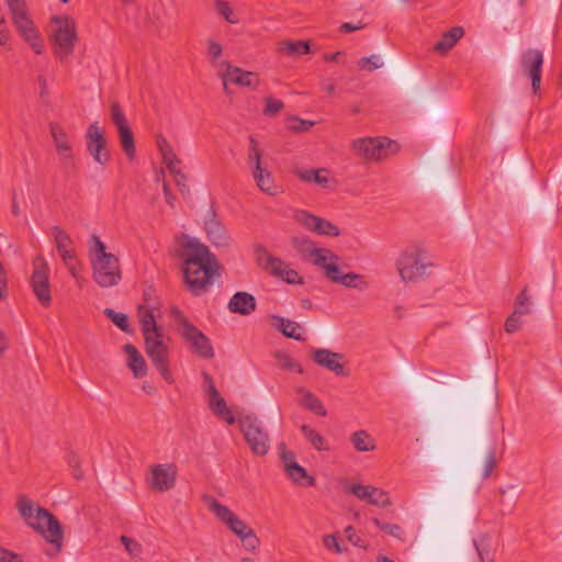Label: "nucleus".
<instances>
[{
	"label": "nucleus",
	"instance_id": "f257e3e1",
	"mask_svg": "<svg viewBox=\"0 0 562 562\" xmlns=\"http://www.w3.org/2000/svg\"><path fill=\"white\" fill-rule=\"evenodd\" d=\"M16 509L27 526L42 535L47 542L54 546L53 552L47 551L49 557L57 555L63 547L64 533L58 519L46 508L36 506L26 495L19 494Z\"/></svg>",
	"mask_w": 562,
	"mask_h": 562
},
{
	"label": "nucleus",
	"instance_id": "f03ea898",
	"mask_svg": "<svg viewBox=\"0 0 562 562\" xmlns=\"http://www.w3.org/2000/svg\"><path fill=\"white\" fill-rule=\"evenodd\" d=\"M92 277L101 288L116 285L122 279V271L119 258L106 251L105 244L101 238L92 234L88 240Z\"/></svg>",
	"mask_w": 562,
	"mask_h": 562
},
{
	"label": "nucleus",
	"instance_id": "7ed1b4c3",
	"mask_svg": "<svg viewBox=\"0 0 562 562\" xmlns=\"http://www.w3.org/2000/svg\"><path fill=\"white\" fill-rule=\"evenodd\" d=\"M203 499L215 517L239 538L243 547L247 551L255 552L258 549L260 540L249 525L239 519L227 506L221 504L215 497L206 495Z\"/></svg>",
	"mask_w": 562,
	"mask_h": 562
},
{
	"label": "nucleus",
	"instance_id": "20e7f679",
	"mask_svg": "<svg viewBox=\"0 0 562 562\" xmlns=\"http://www.w3.org/2000/svg\"><path fill=\"white\" fill-rule=\"evenodd\" d=\"M170 316L178 325L181 337L190 345V348L195 353L204 359H212L214 357V349L209 337L189 322L181 310L177 306H172Z\"/></svg>",
	"mask_w": 562,
	"mask_h": 562
},
{
	"label": "nucleus",
	"instance_id": "39448f33",
	"mask_svg": "<svg viewBox=\"0 0 562 562\" xmlns=\"http://www.w3.org/2000/svg\"><path fill=\"white\" fill-rule=\"evenodd\" d=\"M50 21L56 25L50 35L53 52L56 57L66 58L72 54L78 41L76 22L69 15H53Z\"/></svg>",
	"mask_w": 562,
	"mask_h": 562
},
{
	"label": "nucleus",
	"instance_id": "423d86ee",
	"mask_svg": "<svg viewBox=\"0 0 562 562\" xmlns=\"http://www.w3.org/2000/svg\"><path fill=\"white\" fill-rule=\"evenodd\" d=\"M426 252L418 246H409L403 250L396 260V269L405 282H416L426 276V269L431 266L426 262Z\"/></svg>",
	"mask_w": 562,
	"mask_h": 562
},
{
	"label": "nucleus",
	"instance_id": "0eeeda50",
	"mask_svg": "<svg viewBox=\"0 0 562 562\" xmlns=\"http://www.w3.org/2000/svg\"><path fill=\"white\" fill-rule=\"evenodd\" d=\"M218 269V263L184 265L183 277L189 291L195 296L207 292L213 284L214 277L220 276Z\"/></svg>",
	"mask_w": 562,
	"mask_h": 562
},
{
	"label": "nucleus",
	"instance_id": "6e6552de",
	"mask_svg": "<svg viewBox=\"0 0 562 562\" xmlns=\"http://www.w3.org/2000/svg\"><path fill=\"white\" fill-rule=\"evenodd\" d=\"M240 430L251 452L256 456H266L270 449V438L262 423L251 415L239 418Z\"/></svg>",
	"mask_w": 562,
	"mask_h": 562
},
{
	"label": "nucleus",
	"instance_id": "1a4fd4ad",
	"mask_svg": "<svg viewBox=\"0 0 562 562\" xmlns=\"http://www.w3.org/2000/svg\"><path fill=\"white\" fill-rule=\"evenodd\" d=\"M352 150L364 160H380L387 156V150L395 153L397 144L387 137H364L352 142Z\"/></svg>",
	"mask_w": 562,
	"mask_h": 562
},
{
	"label": "nucleus",
	"instance_id": "9d476101",
	"mask_svg": "<svg viewBox=\"0 0 562 562\" xmlns=\"http://www.w3.org/2000/svg\"><path fill=\"white\" fill-rule=\"evenodd\" d=\"M144 340L146 353L153 366L167 383H173L175 380L169 368V348L162 341V336L147 337Z\"/></svg>",
	"mask_w": 562,
	"mask_h": 562
},
{
	"label": "nucleus",
	"instance_id": "9b49d317",
	"mask_svg": "<svg viewBox=\"0 0 562 562\" xmlns=\"http://www.w3.org/2000/svg\"><path fill=\"white\" fill-rule=\"evenodd\" d=\"M49 268L43 256H36L33 260V272L31 276L32 290L42 306L52 304L50 285L48 280Z\"/></svg>",
	"mask_w": 562,
	"mask_h": 562
},
{
	"label": "nucleus",
	"instance_id": "f8f14e48",
	"mask_svg": "<svg viewBox=\"0 0 562 562\" xmlns=\"http://www.w3.org/2000/svg\"><path fill=\"white\" fill-rule=\"evenodd\" d=\"M85 140L87 150L93 160L101 166L108 165L110 161L108 140L104 130L99 126L98 122H93L88 126Z\"/></svg>",
	"mask_w": 562,
	"mask_h": 562
},
{
	"label": "nucleus",
	"instance_id": "ddd939ff",
	"mask_svg": "<svg viewBox=\"0 0 562 562\" xmlns=\"http://www.w3.org/2000/svg\"><path fill=\"white\" fill-rule=\"evenodd\" d=\"M520 68L522 74L530 78L531 89L535 94L540 91L543 54L540 49L528 48L520 55Z\"/></svg>",
	"mask_w": 562,
	"mask_h": 562
},
{
	"label": "nucleus",
	"instance_id": "4468645a",
	"mask_svg": "<svg viewBox=\"0 0 562 562\" xmlns=\"http://www.w3.org/2000/svg\"><path fill=\"white\" fill-rule=\"evenodd\" d=\"M180 256L184 265L218 263L216 256L194 237H187Z\"/></svg>",
	"mask_w": 562,
	"mask_h": 562
},
{
	"label": "nucleus",
	"instance_id": "2eb2a0df",
	"mask_svg": "<svg viewBox=\"0 0 562 562\" xmlns=\"http://www.w3.org/2000/svg\"><path fill=\"white\" fill-rule=\"evenodd\" d=\"M13 23L21 36L30 43L36 54L43 53V40L36 30L34 22L27 15L26 9L12 14Z\"/></svg>",
	"mask_w": 562,
	"mask_h": 562
},
{
	"label": "nucleus",
	"instance_id": "dca6fc26",
	"mask_svg": "<svg viewBox=\"0 0 562 562\" xmlns=\"http://www.w3.org/2000/svg\"><path fill=\"white\" fill-rule=\"evenodd\" d=\"M220 66L226 68L225 71L220 75L223 79L224 91L226 93H229L228 83L252 89L258 87L259 78L257 74L245 71L238 67L229 65L227 61L221 63Z\"/></svg>",
	"mask_w": 562,
	"mask_h": 562
},
{
	"label": "nucleus",
	"instance_id": "f3484780",
	"mask_svg": "<svg viewBox=\"0 0 562 562\" xmlns=\"http://www.w3.org/2000/svg\"><path fill=\"white\" fill-rule=\"evenodd\" d=\"M177 474V467L173 463L156 464L151 467L149 487L158 492L169 491L176 484Z\"/></svg>",
	"mask_w": 562,
	"mask_h": 562
},
{
	"label": "nucleus",
	"instance_id": "a211bd4d",
	"mask_svg": "<svg viewBox=\"0 0 562 562\" xmlns=\"http://www.w3.org/2000/svg\"><path fill=\"white\" fill-rule=\"evenodd\" d=\"M312 359L317 366L327 369L337 376L349 375V370L341 363L344 359L341 353L325 348L312 349Z\"/></svg>",
	"mask_w": 562,
	"mask_h": 562
},
{
	"label": "nucleus",
	"instance_id": "6ab92c4d",
	"mask_svg": "<svg viewBox=\"0 0 562 562\" xmlns=\"http://www.w3.org/2000/svg\"><path fill=\"white\" fill-rule=\"evenodd\" d=\"M49 130L59 158L65 162H71L74 158L72 146L64 127L58 123H50Z\"/></svg>",
	"mask_w": 562,
	"mask_h": 562
},
{
	"label": "nucleus",
	"instance_id": "aec40b11",
	"mask_svg": "<svg viewBox=\"0 0 562 562\" xmlns=\"http://www.w3.org/2000/svg\"><path fill=\"white\" fill-rule=\"evenodd\" d=\"M227 307L232 313L248 316L256 311L257 302L252 294L240 291L231 297Z\"/></svg>",
	"mask_w": 562,
	"mask_h": 562
},
{
	"label": "nucleus",
	"instance_id": "412c9836",
	"mask_svg": "<svg viewBox=\"0 0 562 562\" xmlns=\"http://www.w3.org/2000/svg\"><path fill=\"white\" fill-rule=\"evenodd\" d=\"M138 317L144 339L147 337L162 336L161 328L157 325L154 307L140 305L138 307Z\"/></svg>",
	"mask_w": 562,
	"mask_h": 562
},
{
	"label": "nucleus",
	"instance_id": "4be33fe9",
	"mask_svg": "<svg viewBox=\"0 0 562 562\" xmlns=\"http://www.w3.org/2000/svg\"><path fill=\"white\" fill-rule=\"evenodd\" d=\"M338 256L331 250L329 255H322V257L314 259V265L324 270L325 277L334 283H338L339 278L342 276L338 266Z\"/></svg>",
	"mask_w": 562,
	"mask_h": 562
},
{
	"label": "nucleus",
	"instance_id": "5701e85b",
	"mask_svg": "<svg viewBox=\"0 0 562 562\" xmlns=\"http://www.w3.org/2000/svg\"><path fill=\"white\" fill-rule=\"evenodd\" d=\"M205 231L209 239L216 247H225L229 244V237L223 224L215 220H209L205 222Z\"/></svg>",
	"mask_w": 562,
	"mask_h": 562
},
{
	"label": "nucleus",
	"instance_id": "b1692460",
	"mask_svg": "<svg viewBox=\"0 0 562 562\" xmlns=\"http://www.w3.org/2000/svg\"><path fill=\"white\" fill-rule=\"evenodd\" d=\"M292 245L302 256L307 258H318L322 255H329L330 250L327 248H316L315 244L303 236H294L292 237Z\"/></svg>",
	"mask_w": 562,
	"mask_h": 562
},
{
	"label": "nucleus",
	"instance_id": "393cba45",
	"mask_svg": "<svg viewBox=\"0 0 562 562\" xmlns=\"http://www.w3.org/2000/svg\"><path fill=\"white\" fill-rule=\"evenodd\" d=\"M271 319L273 321V326L282 333L283 336L288 338H292L295 340H305V338L301 335L299 330L302 329V326L294 321L289 318H284L279 315H272Z\"/></svg>",
	"mask_w": 562,
	"mask_h": 562
},
{
	"label": "nucleus",
	"instance_id": "a878e982",
	"mask_svg": "<svg viewBox=\"0 0 562 562\" xmlns=\"http://www.w3.org/2000/svg\"><path fill=\"white\" fill-rule=\"evenodd\" d=\"M123 349L128 356V367L133 371L134 376H144L147 372V366L144 357L140 355L137 348L131 344H126L124 345Z\"/></svg>",
	"mask_w": 562,
	"mask_h": 562
},
{
	"label": "nucleus",
	"instance_id": "bb28decb",
	"mask_svg": "<svg viewBox=\"0 0 562 562\" xmlns=\"http://www.w3.org/2000/svg\"><path fill=\"white\" fill-rule=\"evenodd\" d=\"M463 34V27L453 26L441 35L440 40L435 44L434 50L439 54H446L456 45Z\"/></svg>",
	"mask_w": 562,
	"mask_h": 562
},
{
	"label": "nucleus",
	"instance_id": "cd10ccee",
	"mask_svg": "<svg viewBox=\"0 0 562 562\" xmlns=\"http://www.w3.org/2000/svg\"><path fill=\"white\" fill-rule=\"evenodd\" d=\"M270 276L284 281L288 284H302L303 279L299 272L289 268L288 263L280 258V265L276 263L269 272Z\"/></svg>",
	"mask_w": 562,
	"mask_h": 562
},
{
	"label": "nucleus",
	"instance_id": "c85d7f7f",
	"mask_svg": "<svg viewBox=\"0 0 562 562\" xmlns=\"http://www.w3.org/2000/svg\"><path fill=\"white\" fill-rule=\"evenodd\" d=\"M284 472L296 485L314 486L316 483L315 477L308 475L306 470L297 462L286 464V470Z\"/></svg>",
	"mask_w": 562,
	"mask_h": 562
},
{
	"label": "nucleus",
	"instance_id": "c756f323",
	"mask_svg": "<svg viewBox=\"0 0 562 562\" xmlns=\"http://www.w3.org/2000/svg\"><path fill=\"white\" fill-rule=\"evenodd\" d=\"M209 407L214 415L223 418L228 425H233L236 422L232 411L228 408L221 394L216 397L209 398Z\"/></svg>",
	"mask_w": 562,
	"mask_h": 562
},
{
	"label": "nucleus",
	"instance_id": "7c9ffc66",
	"mask_svg": "<svg viewBox=\"0 0 562 562\" xmlns=\"http://www.w3.org/2000/svg\"><path fill=\"white\" fill-rule=\"evenodd\" d=\"M281 53L289 56H300L311 53L310 44L307 41H282L279 44Z\"/></svg>",
	"mask_w": 562,
	"mask_h": 562
},
{
	"label": "nucleus",
	"instance_id": "2f4dec72",
	"mask_svg": "<svg viewBox=\"0 0 562 562\" xmlns=\"http://www.w3.org/2000/svg\"><path fill=\"white\" fill-rule=\"evenodd\" d=\"M299 392H302L303 394L300 404L304 408L313 412L317 416L325 417L327 415L326 408L324 407L323 403L318 400L316 395H314L310 391L299 390Z\"/></svg>",
	"mask_w": 562,
	"mask_h": 562
},
{
	"label": "nucleus",
	"instance_id": "473e14b6",
	"mask_svg": "<svg viewBox=\"0 0 562 562\" xmlns=\"http://www.w3.org/2000/svg\"><path fill=\"white\" fill-rule=\"evenodd\" d=\"M257 265L267 273L271 271L273 265H280V258L271 255L266 247L258 245L254 251Z\"/></svg>",
	"mask_w": 562,
	"mask_h": 562
},
{
	"label": "nucleus",
	"instance_id": "72a5a7b5",
	"mask_svg": "<svg viewBox=\"0 0 562 562\" xmlns=\"http://www.w3.org/2000/svg\"><path fill=\"white\" fill-rule=\"evenodd\" d=\"M117 132L123 151L125 153L128 159H133L136 155V148L134 135L130 125L126 127L119 128Z\"/></svg>",
	"mask_w": 562,
	"mask_h": 562
},
{
	"label": "nucleus",
	"instance_id": "f704fd0d",
	"mask_svg": "<svg viewBox=\"0 0 562 562\" xmlns=\"http://www.w3.org/2000/svg\"><path fill=\"white\" fill-rule=\"evenodd\" d=\"M252 177L256 181V184L261 191L268 193L269 195L278 194L279 189L277 186H274L273 178L270 171H268L267 169H262L261 172H258Z\"/></svg>",
	"mask_w": 562,
	"mask_h": 562
},
{
	"label": "nucleus",
	"instance_id": "c9c22d12",
	"mask_svg": "<svg viewBox=\"0 0 562 562\" xmlns=\"http://www.w3.org/2000/svg\"><path fill=\"white\" fill-rule=\"evenodd\" d=\"M355 449L359 452H368L375 449L371 436L366 430H358L350 438Z\"/></svg>",
	"mask_w": 562,
	"mask_h": 562
},
{
	"label": "nucleus",
	"instance_id": "e433bc0d",
	"mask_svg": "<svg viewBox=\"0 0 562 562\" xmlns=\"http://www.w3.org/2000/svg\"><path fill=\"white\" fill-rule=\"evenodd\" d=\"M262 151L258 146V142L255 137H249V150H248V162L252 169V176L262 171L261 166Z\"/></svg>",
	"mask_w": 562,
	"mask_h": 562
},
{
	"label": "nucleus",
	"instance_id": "4c0bfd02",
	"mask_svg": "<svg viewBox=\"0 0 562 562\" xmlns=\"http://www.w3.org/2000/svg\"><path fill=\"white\" fill-rule=\"evenodd\" d=\"M327 169H304L299 172L301 180L306 182H316L322 187H326L329 182V178L326 176Z\"/></svg>",
	"mask_w": 562,
	"mask_h": 562
},
{
	"label": "nucleus",
	"instance_id": "58836bf2",
	"mask_svg": "<svg viewBox=\"0 0 562 562\" xmlns=\"http://www.w3.org/2000/svg\"><path fill=\"white\" fill-rule=\"evenodd\" d=\"M301 431L316 450L323 451L328 449L324 437L314 428H311L308 425L304 424L301 426Z\"/></svg>",
	"mask_w": 562,
	"mask_h": 562
},
{
	"label": "nucleus",
	"instance_id": "ea45409f",
	"mask_svg": "<svg viewBox=\"0 0 562 562\" xmlns=\"http://www.w3.org/2000/svg\"><path fill=\"white\" fill-rule=\"evenodd\" d=\"M52 233L57 251L65 250L71 247L72 240L64 228L56 225L52 228Z\"/></svg>",
	"mask_w": 562,
	"mask_h": 562
},
{
	"label": "nucleus",
	"instance_id": "a19ab883",
	"mask_svg": "<svg viewBox=\"0 0 562 562\" xmlns=\"http://www.w3.org/2000/svg\"><path fill=\"white\" fill-rule=\"evenodd\" d=\"M338 284H342L350 289H366L368 283L363 280L361 274L348 272L339 278Z\"/></svg>",
	"mask_w": 562,
	"mask_h": 562
},
{
	"label": "nucleus",
	"instance_id": "79ce46f5",
	"mask_svg": "<svg viewBox=\"0 0 562 562\" xmlns=\"http://www.w3.org/2000/svg\"><path fill=\"white\" fill-rule=\"evenodd\" d=\"M529 313H530V310L527 307L526 308L515 307L513 314L510 316H508L505 322L506 333L513 334V333L517 331L520 327V319H519L520 316L529 314Z\"/></svg>",
	"mask_w": 562,
	"mask_h": 562
},
{
	"label": "nucleus",
	"instance_id": "37998d69",
	"mask_svg": "<svg viewBox=\"0 0 562 562\" xmlns=\"http://www.w3.org/2000/svg\"><path fill=\"white\" fill-rule=\"evenodd\" d=\"M371 494L372 496H369L368 498L369 504L383 508L392 505V501L389 497L387 492L384 490L374 486L371 488Z\"/></svg>",
	"mask_w": 562,
	"mask_h": 562
},
{
	"label": "nucleus",
	"instance_id": "c03bdc74",
	"mask_svg": "<svg viewBox=\"0 0 562 562\" xmlns=\"http://www.w3.org/2000/svg\"><path fill=\"white\" fill-rule=\"evenodd\" d=\"M104 315L109 317L121 330L131 333V326L127 316L124 313L115 312L112 308H105Z\"/></svg>",
	"mask_w": 562,
	"mask_h": 562
},
{
	"label": "nucleus",
	"instance_id": "a18cd8bd",
	"mask_svg": "<svg viewBox=\"0 0 562 562\" xmlns=\"http://www.w3.org/2000/svg\"><path fill=\"white\" fill-rule=\"evenodd\" d=\"M110 115L117 130L130 125L121 105L116 101L111 103Z\"/></svg>",
	"mask_w": 562,
	"mask_h": 562
},
{
	"label": "nucleus",
	"instance_id": "49530a36",
	"mask_svg": "<svg viewBox=\"0 0 562 562\" xmlns=\"http://www.w3.org/2000/svg\"><path fill=\"white\" fill-rule=\"evenodd\" d=\"M314 233H316L317 235L337 237L340 235V229L334 223L319 217Z\"/></svg>",
	"mask_w": 562,
	"mask_h": 562
},
{
	"label": "nucleus",
	"instance_id": "de8ad7c7",
	"mask_svg": "<svg viewBox=\"0 0 562 562\" xmlns=\"http://www.w3.org/2000/svg\"><path fill=\"white\" fill-rule=\"evenodd\" d=\"M380 530L384 531L389 536L396 539H403V529L400 525L383 522L379 518H372L371 520Z\"/></svg>",
	"mask_w": 562,
	"mask_h": 562
},
{
	"label": "nucleus",
	"instance_id": "09e8293b",
	"mask_svg": "<svg viewBox=\"0 0 562 562\" xmlns=\"http://www.w3.org/2000/svg\"><path fill=\"white\" fill-rule=\"evenodd\" d=\"M318 218L319 216L314 215L307 211H299L295 214V220L297 223L311 232H315Z\"/></svg>",
	"mask_w": 562,
	"mask_h": 562
},
{
	"label": "nucleus",
	"instance_id": "8fccbe9b",
	"mask_svg": "<svg viewBox=\"0 0 562 562\" xmlns=\"http://www.w3.org/2000/svg\"><path fill=\"white\" fill-rule=\"evenodd\" d=\"M383 60L379 55H371L368 57H362L358 61V66L361 70H367L369 72L381 68L383 66Z\"/></svg>",
	"mask_w": 562,
	"mask_h": 562
},
{
	"label": "nucleus",
	"instance_id": "3c124183",
	"mask_svg": "<svg viewBox=\"0 0 562 562\" xmlns=\"http://www.w3.org/2000/svg\"><path fill=\"white\" fill-rule=\"evenodd\" d=\"M215 9L220 15H222L228 23L236 24L239 20L234 14L229 3L224 0H217L215 2Z\"/></svg>",
	"mask_w": 562,
	"mask_h": 562
},
{
	"label": "nucleus",
	"instance_id": "603ef678",
	"mask_svg": "<svg viewBox=\"0 0 562 562\" xmlns=\"http://www.w3.org/2000/svg\"><path fill=\"white\" fill-rule=\"evenodd\" d=\"M263 101L266 105L262 113L267 116H274L284 108V103L281 100L273 99L272 97H266Z\"/></svg>",
	"mask_w": 562,
	"mask_h": 562
},
{
	"label": "nucleus",
	"instance_id": "864d4df0",
	"mask_svg": "<svg viewBox=\"0 0 562 562\" xmlns=\"http://www.w3.org/2000/svg\"><path fill=\"white\" fill-rule=\"evenodd\" d=\"M373 487L372 485L352 484L346 488V492L368 502L369 496H372L371 488Z\"/></svg>",
	"mask_w": 562,
	"mask_h": 562
},
{
	"label": "nucleus",
	"instance_id": "5fc2aeb1",
	"mask_svg": "<svg viewBox=\"0 0 562 562\" xmlns=\"http://www.w3.org/2000/svg\"><path fill=\"white\" fill-rule=\"evenodd\" d=\"M315 125L314 121L303 120L297 116L290 117L289 128L293 132L300 133L308 131L311 127Z\"/></svg>",
	"mask_w": 562,
	"mask_h": 562
},
{
	"label": "nucleus",
	"instance_id": "6e6d98bb",
	"mask_svg": "<svg viewBox=\"0 0 562 562\" xmlns=\"http://www.w3.org/2000/svg\"><path fill=\"white\" fill-rule=\"evenodd\" d=\"M202 376H203V389H204V392L207 394L209 398L216 397L220 394V392L215 386L213 378L207 372H203Z\"/></svg>",
	"mask_w": 562,
	"mask_h": 562
},
{
	"label": "nucleus",
	"instance_id": "4d7b16f0",
	"mask_svg": "<svg viewBox=\"0 0 562 562\" xmlns=\"http://www.w3.org/2000/svg\"><path fill=\"white\" fill-rule=\"evenodd\" d=\"M68 464L69 467L71 468V473H72V476L76 479V480H81L83 479V471L81 470L80 468V460H79V457L76 454V453H70L68 456Z\"/></svg>",
	"mask_w": 562,
	"mask_h": 562
},
{
	"label": "nucleus",
	"instance_id": "13d9d810",
	"mask_svg": "<svg viewBox=\"0 0 562 562\" xmlns=\"http://www.w3.org/2000/svg\"><path fill=\"white\" fill-rule=\"evenodd\" d=\"M323 544L326 549L334 551L336 553H341L344 550L340 547L337 536L335 535H326L323 538Z\"/></svg>",
	"mask_w": 562,
	"mask_h": 562
},
{
	"label": "nucleus",
	"instance_id": "bf43d9fd",
	"mask_svg": "<svg viewBox=\"0 0 562 562\" xmlns=\"http://www.w3.org/2000/svg\"><path fill=\"white\" fill-rule=\"evenodd\" d=\"M222 53L223 49L220 43L212 38L207 41V54L210 55L213 64L222 56Z\"/></svg>",
	"mask_w": 562,
	"mask_h": 562
},
{
	"label": "nucleus",
	"instance_id": "052dcab7",
	"mask_svg": "<svg viewBox=\"0 0 562 562\" xmlns=\"http://www.w3.org/2000/svg\"><path fill=\"white\" fill-rule=\"evenodd\" d=\"M280 449V459L283 464L284 471L286 470V464L296 463L295 456L292 451L288 450L285 445L282 442L279 446Z\"/></svg>",
	"mask_w": 562,
	"mask_h": 562
},
{
	"label": "nucleus",
	"instance_id": "680f3d73",
	"mask_svg": "<svg viewBox=\"0 0 562 562\" xmlns=\"http://www.w3.org/2000/svg\"><path fill=\"white\" fill-rule=\"evenodd\" d=\"M0 562H23L20 554L0 546Z\"/></svg>",
	"mask_w": 562,
	"mask_h": 562
},
{
	"label": "nucleus",
	"instance_id": "e2e57ef3",
	"mask_svg": "<svg viewBox=\"0 0 562 562\" xmlns=\"http://www.w3.org/2000/svg\"><path fill=\"white\" fill-rule=\"evenodd\" d=\"M162 161L167 166V169L173 177L182 173L181 169H180L181 161L177 158V155L173 156V158L170 157Z\"/></svg>",
	"mask_w": 562,
	"mask_h": 562
},
{
	"label": "nucleus",
	"instance_id": "0e129e2a",
	"mask_svg": "<svg viewBox=\"0 0 562 562\" xmlns=\"http://www.w3.org/2000/svg\"><path fill=\"white\" fill-rule=\"evenodd\" d=\"M158 147L161 153L162 160L170 158V157L173 158V156H176L170 144L162 137L158 138Z\"/></svg>",
	"mask_w": 562,
	"mask_h": 562
},
{
	"label": "nucleus",
	"instance_id": "69168bd1",
	"mask_svg": "<svg viewBox=\"0 0 562 562\" xmlns=\"http://www.w3.org/2000/svg\"><path fill=\"white\" fill-rule=\"evenodd\" d=\"M496 465V460H495V452L494 451H491L487 457H486V460H485V464H484V471H483V477L484 479H487L493 469L495 468Z\"/></svg>",
	"mask_w": 562,
	"mask_h": 562
},
{
	"label": "nucleus",
	"instance_id": "338daca9",
	"mask_svg": "<svg viewBox=\"0 0 562 562\" xmlns=\"http://www.w3.org/2000/svg\"><path fill=\"white\" fill-rule=\"evenodd\" d=\"M515 307H522V308H529V296L527 294V288L522 289L521 292L517 295L515 301Z\"/></svg>",
	"mask_w": 562,
	"mask_h": 562
},
{
	"label": "nucleus",
	"instance_id": "774afa93",
	"mask_svg": "<svg viewBox=\"0 0 562 562\" xmlns=\"http://www.w3.org/2000/svg\"><path fill=\"white\" fill-rule=\"evenodd\" d=\"M121 542L124 544L125 549L131 553L140 550L139 543L127 536H121Z\"/></svg>",
	"mask_w": 562,
	"mask_h": 562
}]
</instances>
